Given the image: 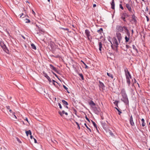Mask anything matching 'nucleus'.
<instances>
[{
    "instance_id": "nucleus-62",
    "label": "nucleus",
    "mask_w": 150,
    "mask_h": 150,
    "mask_svg": "<svg viewBox=\"0 0 150 150\" xmlns=\"http://www.w3.org/2000/svg\"><path fill=\"white\" fill-rule=\"evenodd\" d=\"M108 53L110 54V56H111L113 54H112L111 52H108Z\"/></svg>"
},
{
    "instance_id": "nucleus-23",
    "label": "nucleus",
    "mask_w": 150,
    "mask_h": 150,
    "mask_svg": "<svg viewBox=\"0 0 150 150\" xmlns=\"http://www.w3.org/2000/svg\"><path fill=\"white\" fill-rule=\"evenodd\" d=\"M141 121L142 122V125L143 127H144L145 126V122H144V118H142L141 120Z\"/></svg>"
},
{
    "instance_id": "nucleus-13",
    "label": "nucleus",
    "mask_w": 150,
    "mask_h": 150,
    "mask_svg": "<svg viewBox=\"0 0 150 150\" xmlns=\"http://www.w3.org/2000/svg\"><path fill=\"white\" fill-rule=\"evenodd\" d=\"M126 7L127 8L128 10L130 12L133 13V12L132 11V8H131V6H130V5H129V4H126Z\"/></svg>"
},
{
    "instance_id": "nucleus-63",
    "label": "nucleus",
    "mask_w": 150,
    "mask_h": 150,
    "mask_svg": "<svg viewBox=\"0 0 150 150\" xmlns=\"http://www.w3.org/2000/svg\"><path fill=\"white\" fill-rule=\"evenodd\" d=\"M93 7H95L96 6V4H94L93 5Z\"/></svg>"
},
{
    "instance_id": "nucleus-40",
    "label": "nucleus",
    "mask_w": 150,
    "mask_h": 150,
    "mask_svg": "<svg viewBox=\"0 0 150 150\" xmlns=\"http://www.w3.org/2000/svg\"><path fill=\"white\" fill-rule=\"evenodd\" d=\"M52 73L56 77H57V78H58L59 80H60V79H59V78L58 77V76L55 73H54V72H53V71H52Z\"/></svg>"
},
{
    "instance_id": "nucleus-6",
    "label": "nucleus",
    "mask_w": 150,
    "mask_h": 150,
    "mask_svg": "<svg viewBox=\"0 0 150 150\" xmlns=\"http://www.w3.org/2000/svg\"><path fill=\"white\" fill-rule=\"evenodd\" d=\"M92 109L95 114L97 115H98L99 114L100 111L99 108H97L96 107H95L93 108Z\"/></svg>"
},
{
    "instance_id": "nucleus-53",
    "label": "nucleus",
    "mask_w": 150,
    "mask_h": 150,
    "mask_svg": "<svg viewBox=\"0 0 150 150\" xmlns=\"http://www.w3.org/2000/svg\"><path fill=\"white\" fill-rule=\"evenodd\" d=\"M6 108L8 110L10 109V106H6Z\"/></svg>"
},
{
    "instance_id": "nucleus-32",
    "label": "nucleus",
    "mask_w": 150,
    "mask_h": 150,
    "mask_svg": "<svg viewBox=\"0 0 150 150\" xmlns=\"http://www.w3.org/2000/svg\"><path fill=\"white\" fill-rule=\"evenodd\" d=\"M115 108L118 111V114L119 115H120L122 113V112H121V111H120L119 110V109H118V108H116V107H115Z\"/></svg>"
},
{
    "instance_id": "nucleus-19",
    "label": "nucleus",
    "mask_w": 150,
    "mask_h": 150,
    "mask_svg": "<svg viewBox=\"0 0 150 150\" xmlns=\"http://www.w3.org/2000/svg\"><path fill=\"white\" fill-rule=\"evenodd\" d=\"M62 101L64 106H65V105H68V102L64 100H62Z\"/></svg>"
},
{
    "instance_id": "nucleus-5",
    "label": "nucleus",
    "mask_w": 150,
    "mask_h": 150,
    "mask_svg": "<svg viewBox=\"0 0 150 150\" xmlns=\"http://www.w3.org/2000/svg\"><path fill=\"white\" fill-rule=\"evenodd\" d=\"M129 15L127 14V13L125 12L123 13L122 14L121 18L125 22L126 21V20L125 19V18L127 17H129Z\"/></svg>"
},
{
    "instance_id": "nucleus-60",
    "label": "nucleus",
    "mask_w": 150,
    "mask_h": 150,
    "mask_svg": "<svg viewBox=\"0 0 150 150\" xmlns=\"http://www.w3.org/2000/svg\"><path fill=\"white\" fill-rule=\"evenodd\" d=\"M25 120L27 121L28 122V120L27 118H26L25 119Z\"/></svg>"
},
{
    "instance_id": "nucleus-48",
    "label": "nucleus",
    "mask_w": 150,
    "mask_h": 150,
    "mask_svg": "<svg viewBox=\"0 0 150 150\" xmlns=\"http://www.w3.org/2000/svg\"><path fill=\"white\" fill-rule=\"evenodd\" d=\"M17 141L19 142V143H21V140L19 139L18 138H17Z\"/></svg>"
},
{
    "instance_id": "nucleus-36",
    "label": "nucleus",
    "mask_w": 150,
    "mask_h": 150,
    "mask_svg": "<svg viewBox=\"0 0 150 150\" xmlns=\"http://www.w3.org/2000/svg\"><path fill=\"white\" fill-rule=\"evenodd\" d=\"M59 28L60 29H63V30H67V31L69 30V29L67 28H62V27H60Z\"/></svg>"
},
{
    "instance_id": "nucleus-58",
    "label": "nucleus",
    "mask_w": 150,
    "mask_h": 150,
    "mask_svg": "<svg viewBox=\"0 0 150 150\" xmlns=\"http://www.w3.org/2000/svg\"><path fill=\"white\" fill-rule=\"evenodd\" d=\"M131 31H132V35H133V33H134L133 30V29H132L131 30Z\"/></svg>"
},
{
    "instance_id": "nucleus-2",
    "label": "nucleus",
    "mask_w": 150,
    "mask_h": 150,
    "mask_svg": "<svg viewBox=\"0 0 150 150\" xmlns=\"http://www.w3.org/2000/svg\"><path fill=\"white\" fill-rule=\"evenodd\" d=\"M121 94L122 98L121 99V100L126 105H129V101L125 91L124 89H122L121 92Z\"/></svg>"
},
{
    "instance_id": "nucleus-1",
    "label": "nucleus",
    "mask_w": 150,
    "mask_h": 150,
    "mask_svg": "<svg viewBox=\"0 0 150 150\" xmlns=\"http://www.w3.org/2000/svg\"><path fill=\"white\" fill-rule=\"evenodd\" d=\"M113 44L110 42L111 44V47L112 50H114L116 52H118V45H119L116 38L114 37L112 38Z\"/></svg>"
},
{
    "instance_id": "nucleus-27",
    "label": "nucleus",
    "mask_w": 150,
    "mask_h": 150,
    "mask_svg": "<svg viewBox=\"0 0 150 150\" xmlns=\"http://www.w3.org/2000/svg\"><path fill=\"white\" fill-rule=\"evenodd\" d=\"M31 47H32V49H34V50L36 49V47L34 44H33V43L31 44Z\"/></svg>"
},
{
    "instance_id": "nucleus-4",
    "label": "nucleus",
    "mask_w": 150,
    "mask_h": 150,
    "mask_svg": "<svg viewBox=\"0 0 150 150\" xmlns=\"http://www.w3.org/2000/svg\"><path fill=\"white\" fill-rule=\"evenodd\" d=\"M127 36H126L125 37V42L126 43L128 42L129 40L130 33L129 30L127 31H125Z\"/></svg>"
},
{
    "instance_id": "nucleus-50",
    "label": "nucleus",
    "mask_w": 150,
    "mask_h": 150,
    "mask_svg": "<svg viewBox=\"0 0 150 150\" xmlns=\"http://www.w3.org/2000/svg\"><path fill=\"white\" fill-rule=\"evenodd\" d=\"M15 113L14 112H13V115L14 116V117L16 118L17 119V117L15 115Z\"/></svg>"
},
{
    "instance_id": "nucleus-61",
    "label": "nucleus",
    "mask_w": 150,
    "mask_h": 150,
    "mask_svg": "<svg viewBox=\"0 0 150 150\" xmlns=\"http://www.w3.org/2000/svg\"><path fill=\"white\" fill-rule=\"evenodd\" d=\"M148 9H149L148 8V7H147L146 8V9L145 10V11H148Z\"/></svg>"
},
{
    "instance_id": "nucleus-57",
    "label": "nucleus",
    "mask_w": 150,
    "mask_h": 150,
    "mask_svg": "<svg viewBox=\"0 0 150 150\" xmlns=\"http://www.w3.org/2000/svg\"><path fill=\"white\" fill-rule=\"evenodd\" d=\"M23 13H22L21 14H20V17L21 18L23 15Z\"/></svg>"
},
{
    "instance_id": "nucleus-22",
    "label": "nucleus",
    "mask_w": 150,
    "mask_h": 150,
    "mask_svg": "<svg viewBox=\"0 0 150 150\" xmlns=\"http://www.w3.org/2000/svg\"><path fill=\"white\" fill-rule=\"evenodd\" d=\"M126 76H127L128 77H129V78L131 79L132 77L131 75L130 74V73L129 71H127V74L126 75Z\"/></svg>"
},
{
    "instance_id": "nucleus-21",
    "label": "nucleus",
    "mask_w": 150,
    "mask_h": 150,
    "mask_svg": "<svg viewBox=\"0 0 150 150\" xmlns=\"http://www.w3.org/2000/svg\"><path fill=\"white\" fill-rule=\"evenodd\" d=\"M25 133L27 136H28L29 134L31 135L32 134L30 130L26 131Z\"/></svg>"
},
{
    "instance_id": "nucleus-7",
    "label": "nucleus",
    "mask_w": 150,
    "mask_h": 150,
    "mask_svg": "<svg viewBox=\"0 0 150 150\" xmlns=\"http://www.w3.org/2000/svg\"><path fill=\"white\" fill-rule=\"evenodd\" d=\"M1 46L3 49V50L7 53H8L9 50L6 47V45L4 43L1 44Z\"/></svg>"
},
{
    "instance_id": "nucleus-49",
    "label": "nucleus",
    "mask_w": 150,
    "mask_h": 150,
    "mask_svg": "<svg viewBox=\"0 0 150 150\" xmlns=\"http://www.w3.org/2000/svg\"><path fill=\"white\" fill-rule=\"evenodd\" d=\"M85 118H86V119L88 121V122H90V120H89V118L87 117V116H86L85 117Z\"/></svg>"
},
{
    "instance_id": "nucleus-25",
    "label": "nucleus",
    "mask_w": 150,
    "mask_h": 150,
    "mask_svg": "<svg viewBox=\"0 0 150 150\" xmlns=\"http://www.w3.org/2000/svg\"><path fill=\"white\" fill-rule=\"evenodd\" d=\"M108 132L109 133V134L112 136L113 137L114 136L113 133L110 130H109L108 131Z\"/></svg>"
},
{
    "instance_id": "nucleus-42",
    "label": "nucleus",
    "mask_w": 150,
    "mask_h": 150,
    "mask_svg": "<svg viewBox=\"0 0 150 150\" xmlns=\"http://www.w3.org/2000/svg\"><path fill=\"white\" fill-rule=\"evenodd\" d=\"M120 8H121L122 10L124 9V8L123 7L122 5L121 4H120L119 5Z\"/></svg>"
},
{
    "instance_id": "nucleus-43",
    "label": "nucleus",
    "mask_w": 150,
    "mask_h": 150,
    "mask_svg": "<svg viewBox=\"0 0 150 150\" xmlns=\"http://www.w3.org/2000/svg\"><path fill=\"white\" fill-rule=\"evenodd\" d=\"M125 72V75L127 74V72L129 71L126 68L124 70Z\"/></svg>"
},
{
    "instance_id": "nucleus-10",
    "label": "nucleus",
    "mask_w": 150,
    "mask_h": 150,
    "mask_svg": "<svg viewBox=\"0 0 150 150\" xmlns=\"http://www.w3.org/2000/svg\"><path fill=\"white\" fill-rule=\"evenodd\" d=\"M130 116V118L129 119V121L130 124L132 126H134V123L133 121V118L132 117V115H131Z\"/></svg>"
},
{
    "instance_id": "nucleus-20",
    "label": "nucleus",
    "mask_w": 150,
    "mask_h": 150,
    "mask_svg": "<svg viewBox=\"0 0 150 150\" xmlns=\"http://www.w3.org/2000/svg\"><path fill=\"white\" fill-rule=\"evenodd\" d=\"M85 33L87 37H89L90 36V32L88 30H86L85 31Z\"/></svg>"
},
{
    "instance_id": "nucleus-35",
    "label": "nucleus",
    "mask_w": 150,
    "mask_h": 150,
    "mask_svg": "<svg viewBox=\"0 0 150 150\" xmlns=\"http://www.w3.org/2000/svg\"><path fill=\"white\" fill-rule=\"evenodd\" d=\"M81 62H82L83 64L85 65V69H88V67L86 64L83 61H81Z\"/></svg>"
},
{
    "instance_id": "nucleus-8",
    "label": "nucleus",
    "mask_w": 150,
    "mask_h": 150,
    "mask_svg": "<svg viewBox=\"0 0 150 150\" xmlns=\"http://www.w3.org/2000/svg\"><path fill=\"white\" fill-rule=\"evenodd\" d=\"M116 35L119 41V42L120 43L122 38L121 33H120L117 32L116 33Z\"/></svg>"
},
{
    "instance_id": "nucleus-31",
    "label": "nucleus",
    "mask_w": 150,
    "mask_h": 150,
    "mask_svg": "<svg viewBox=\"0 0 150 150\" xmlns=\"http://www.w3.org/2000/svg\"><path fill=\"white\" fill-rule=\"evenodd\" d=\"M84 125H85V126L89 130V131L90 132H91V129L89 128L88 127V126H87L86 124V123H84Z\"/></svg>"
},
{
    "instance_id": "nucleus-24",
    "label": "nucleus",
    "mask_w": 150,
    "mask_h": 150,
    "mask_svg": "<svg viewBox=\"0 0 150 150\" xmlns=\"http://www.w3.org/2000/svg\"><path fill=\"white\" fill-rule=\"evenodd\" d=\"M65 111L64 110H62V112L60 111H59V114L61 116H62V114H64L65 113Z\"/></svg>"
},
{
    "instance_id": "nucleus-29",
    "label": "nucleus",
    "mask_w": 150,
    "mask_h": 150,
    "mask_svg": "<svg viewBox=\"0 0 150 150\" xmlns=\"http://www.w3.org/2000/svg\"><path fill=\"white\" fill-rule=\"evenodd\" d=\"M107 75H108V76L110 77L112 79H113V75H112L111 74V73H107Z\"/></svg>"
},
{
    "instance_id": "nucleus-38",
    "label": "nucleus",
    "mask_w": 150,
    "mask_h": 150,
    "mask_svg": "<svg viewBox=\"0 0 150 150\" xmlns=\"http://www.w3.org/2000/svg\"><path fill=\"white\" fill-rule=\"evenodd\" d=\"M63 87L64 88L66 89L68 93H69V92L68 91V88H67L65 85H63Z\"/></svg>"
},
{
    "instance_id": "nucleus-34",
    "label": "nucleus",
    "mask_w": 150,
    "mask_h": 150,
    "mask_svg": "<svg viewBox=\"0 0 150 150\" xmlns=\"http://www.w3.org/2000/svg\"><path fill=\"white\" fill-rule=\"evenodd\" d=\"M79 75L81 77V79L82 80H83L84 79V78H83V75L82 74H79Z\"/></svg>"
},
{
    "instance_id": "nucleus-46",
    "label": "nucleus",
    "mask_w": 150,
    "mask_h": 150,
    "mask_svg": "<svg viewBox=\"0 0 150 150\" xmlns=\"http://www.w3.org/2000/svg\"><path fill=\"white\" fill-rule=\"evenodd\" d=\"M52 82H53V84L54 85H55V83H55V82H56V83H57V82H56L54 80H52Z\"/></svg>"
},
{
    "instance_id": "nucleus-33",
    "label": "nucleus",
    "mask_w": 150,
    "mask_h": 150,
    "mask_svg": "<svg viewBox=\"0 0 150 150\" xmlns=\"http://www.w3.org/2000/svg\"><path fill=\"white\" fill-rule=\"evenodd\" d=\"M123 29H124L125 30V31H127L129 30H128V29H127V27H126V26H123Z\"/></svg>"
},
{
    "instance_id": "nucleus-59",
    "label": "nucleus",
    "mask_w": 150,
    "mask_h": 150,
    "mask_svg": "<svg viewBox=\"0 0 150 150\" xmlns=\"http://www.w3.org/2000/svg\"><path fill=\"white\" fill-rule=\"evenodd\" d=\"M30 137L31 139H32L33 138L34 139V138L33 137V136H32L31 135H30Z\"/></svg>"
},
{
    "instance_id": "nucleus-55",
    "label": "nucleus",
    "mask_w": 150,
    "mask_h": 150,
    "mask_svg": "<svg viewBox=\"0 0 150 150\" xmlns=\"http://www.w3.org/2000/svg\"><path fill=\"white\" fill-rule=\"evenodd\" d=\"M34 142L35 143H37V140L36 139H35V138H34Z\"/></svg>"
},
{
    "instance_id": "nucleus-17",
    "label": "nucleus",
    "mask_w": 150,
    "mask_h": 150,
    "mask_svg": "<svg viewBox=\"0 0 150 150\" xmlns=\"http://www.w3.org/2000/svg\"><path fill=\"white\" fill-rule=\"evenodd\" d=\"M50 68L51 69L53 70L54 71H56L57 69L52 64H50Z\"/></svg>"
},
{
    "instance_id": "nucleus-9",
    "label": "nucleus",
    "mask_w": 150,
    "mask_h": 150,
    "mask_svg": "<svg viewBox=\"0 0 150 150\" xmlns=\"http://www.w3.org/2000/svg\"><path fill=\"white\" fill-rule=\"evenodd\" d=\"M132 13V14L131 15L132 18V21H133L134 23H137V18L135 16L134 13Z\"/></svg>"
},
{
    "instance_id": "nucleus-12",
    "label": "nucleus",
    "mask_w": 150,
    "mask_h": 150,
    "mask_svg": "<svg viewBox=\"0 0 150 150\" xmlns=\"http://www.w3.org/2000/svg\"><path fill=\"white\" fill-rule=\"evenodd\" d=\"M99 86L103 90L104 88L105 87V86L104 84L100 81H99Z\"/></svg>"
},
{
    "instance_id": "nucleus-45",
    "label": "nucleus",
    "mask_w": 150,
    "mask_h": 150,
    "mask_svg": "<svg viewBox=\"0 0 150 150\" xmlns=\"http://www.w3.org/2000/svg\"><path fill=\"white\" fill-rule=\"evenodd\" d=\"M58 105L59 106V108L62 109V105L60 103H58Z\"/></svg>"
},
{
    "instance_id": "nucleus-54",
    "label": "nucleus",
    "mask_w": 150,
    "mask_h": 150,
    "mask_svg": "<svg viewBox=\"0 0 150 150\" xmlns=\"http://www.w3.org/2000/svg\"><path fill=\"white\" fill-rule=\"evenodd\" d=\"M100 30V31L101 32H102L103 31V29L102 28H101L99 29Z\"/></svg>"
},
{
    "instance_id": "nucleus-14",
    "label": "nucleus",
    "mask_w": 150,
    "mask_h": 150,
    "mask_svg": "<svg viewBox=\"0 0 150 150\" xmlns=\"http://www.w3.org/2000/svg\"><path fill=\"white\" fill-rule=\"evenodd\" d=\"M89 104L92 108L95 107V106L96 105L95 103H94L92 100H90V101L89 102Z\"/></svg>"
},
{
    "instance_id": "nucleus-15",
    "label": "nucleus",
    "mask_w": 150,
    "mask_h": 150,
    "mask_svg": "<svg viewBox=\"0 0 150 150\" xmlns=\"http://www.w3.org/2000/svg\"><path fill=\"white\" fill-rule=\"evenodd\" d=\"M129 78H129V77H128V76H126V79L127 82L129 86H130V82Z\"/></svg>"
},
{
    "instance_id": "nucleus-51",
    "label": "nucleus",
    "mask_w": 150,
    "mask_h": 150,
    "mask_svg": "<svg viewBox=\"0 0 150 150\" xmlns=\"http://www.w3.org/2000/svg\"><path fill=\"white\" fill-rule=\"evenodd\" d=\"M97 32L100 34H101V33H102L99 29L97 30Z\"/></svg>"
},
{
    "instance_id": "nucleus-56",
    "label": "nucleus",
    "mask_w": 150,
    "mask_h": 150,
    "mask_svg": "<svg viewBox=\"0 0 150 150\" xmlns=\"http://www.w3.org/2000/svg\"><path fill=\"white\" fill-rule=\"evenodd\" d=\"M102 125L103 127H104L105 126V123H103L102 124Z\"/></svg>"
},
{
    "instance_id": "nucleus-30",
    "label": "nucleus",
    "mask_w": 150,
    "mask_h": 150,
    "mask_svg": "<svg viewBox=\"0 0 150 150\" xmlns=\"http://www.w3.org/2000/svg\"><path fill=\"white\" fill-rule=\"evenodd\" d=\"M132 48L134 50H135L137 52H138L137 49L136 48V47L134 45H132Z\"/></svg>"
},
{
    "instance_id": "nucleus-28",
    "label": "nucleus",
    "mask_w": 150,
    "mask_h": 150,
    "mask_svg": "<svg viewBox=\"0 0 150 150\" xmlns=\"http://www.w3.org/2000/svg\"><path fill=\"white\" fill-rule=\"evenodd\" d=\"M91 121H92V123H93L94 126L97 129V126L96 124V123L94 121H93L92 120H91Z\"/></svg>"
},
{
    "instance_id": "nucleus-52",
    "label": "nucleus",
    "mask_w": 150,
    "mask_h": 150,
    "mask_svg": "<svg viewBox=\"0 0 150 150\" xmlns=\"http://www.w3.org/2000/svg\"><path fill=\"white\" fill-rule=\"evenodd\" d=\"M146 18L147 21H149V17L147 16H146Z\"/></svg>"
},
{
    "instance_id": "nucleus-39",
    "label": "nucleus",
    "mask_w": 150,
    "mask_h": 150,
    "mask_svg": "<svg viewBox=\"0 0 150 150\" xmlns=\"http://www.w3.org/2000/svg\"><path fill=\"white\" fill-rule=\"evenodd\" d=\"M25 23H30V20H29V19H25Z\"/></svg>"
},
{
    "instance_id": "nucleus-18",
    "label": "nucleus",
    "mask_w": 150,
    "mask_h": 150,
    "mask_svg": "<svg viewBox=\"0 0 150 150\" xmlns=\"http://www.w3.org/2000/svg\"><path fill=\"white\" fill-rule=\"evenodd\" d=\"M99 50L100 52L102 50V44L101 42H99Z\"/></svg>"
},
{
    "instance_id": "nucleus-26",
    "label": "nucleus",
    "mask_w": 150,
    "mask_h": 150,
    "mask_svg": "<svg viewBox=\"0 0 150 150\" xmlns=\"http://www.w3.org/2000/svg\"><path fill=\"white\" fill-rule=\"evenodd\" d=\"M118 102H119L118 101L116 100L113 103L116 106V107H117V108H119V107L118 105Z\"/></svg>"
},
{
    "instance_id": "nucleus-3",
    "label": "nucleus",
    "mask_w": 150,
    "mask_h": 150,
    "mask_svg": "<svg viewBox=\"0 0 150 150\" xmlns=\"http://www.w3.org/2000/svg\"><path fill=\"white\" fill-rule=\"evenodd\" d=\"M116 31L118 33L121 32L123 33V29L122 26L118 25L116 26Z\"/></svg>"
},
{
    "instance_id": "nucleus-47",
    "label": "nucleus",
    "mask_w": 150,
    "mask_h": 150,
    "mask_svg": "<svg viewBox=\"0 0 150 150\" xmlns=\"http://www.w3.org/2000/svg\"><path fill=\"white\" fill-rule=\"evenodd\" d=\"M73 110L74 111V113L76 115V113H77V111L74 108L73 109Z\"/></svg>"
},
{
    "instance_id": "nucleus-44",
    "label": "nucleus",
    "mask_w": 150,
    "mask_h": 150,
    "mask_svg": "<svg viewBox=\"0 0 150 150\" xmlns=\"http://www.w3.org/2000/svg\"><path fill=\"white\" fill-rule=\"evenodd\" d=\"M126 47L127 48V49H128L131 47L129 45H126Z\"/></svg>"
},
{
    "instance_id": "nucleus-64",
    "label": "nucleus",
    "mask_w": 150,
    "mask_h": 150,
    "mask_svg": "<svg viewBox=\"0 0 150 150\" xmlns=\"http://www.w3.org/2000/svg\"><path fill=\"white\" fill-rule=\"evenodd\" d=\"M32 13L33 14H35V12H34V11L33 10H32Z\"/></svg>"
},
{
    "instance_id": "nucleus-41",
    "label": "nucleus",
    "mask_w": 150,
    "mask_h": 150,
    "mask_svg": "<svg viewBox=\"0 0 150 150\" xmlns=\"http://www.w3.org/2000/svg\"><path fill=\"white\" fill-rule=\"evenodd\" d=\"M75 123L78 126V128L79 129H80V127L79 125V124L77 122H75Z\"/></svg>"
},
{
    "instance_id": "nucleus-37",
    "label": "nucleus",
    "mask_w": 150,
    "mask_h": 150,
    "mask_svg": "<svg viewBox=\"0 0 150 150\" xmlns=\"http://www.w3.org/2000/svg\"><path fill=\"white\" fill-rule=\"evenodd\" d=\"M38 29H39L40 31H41V32H42V34H43L44 33V30L42 29L41 28H38Z\"/></svg>"
},
{
    "instance_id": "nucleus-16",
    "label": "nucleus",
    "mask_w": 150,
    "mask_h": 150,
    "mask_svg": "<svg viewBox=\"0 0 150 150\" xmlns=\"http://www.w3.org/2000/svg\"><path fill=\"white\" fill-rule=\"evenodd\" d=\"M111 8L112 9H115V2L114 0H112V2L111 3Z\"/></svg>"
},
{
    "instance_id": "nucleus-11",
    "label": "nucleus",
    "mask_w": 150,
    "mask_h": 150,
    "mask_svg": "<svg viewBox=\"0 0 150 150\" xmlns=\"http://www.w3.org/2000/svg\"><path fill=\"white\" fill-rule=\"evenodd\" d=\"M43 73L44 76L48 79L49 82H51L52 80L50 77L48 76L47 74L44 72H43Z\"/></svg>"
}]
</instances>
